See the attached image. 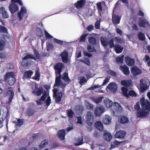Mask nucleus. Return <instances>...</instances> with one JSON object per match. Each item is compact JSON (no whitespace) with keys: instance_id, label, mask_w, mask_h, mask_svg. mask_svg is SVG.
Wrapping results in <instances>:
<instances>
[{"instance_id":"1","label":"nucleus","mask_w":150,"mask_h":150,"mask_svg":"<svg viewBox=\"0 0 150 150\" xmlns=\"http://www.w3.org/2000/svg\"><path fill=\"white\" fill-rule=\"evenodd\" d=\"M140 103L142 109L141 111H138L140 109V103L137 102L134 105V108L137 111L136 115L137 117H142L146 116L150 112V102L147 100H145L144 98H142L140 99Z\"/></svg>"},{"instance_id":"2","label":"nucleus","mask_w":150,"mask_h":150,"mask_svg":"<svg viewBox=\"0 0 150 150\" xmlns=\"http://www.w3.org/2000/svg\"><path fill=\"white\" fill-rule=\"evenodd\" d=\"M63 66V64L59 63L56 64L54 67L56 75L54 86H59L60 88H62L61 90L62 91L64 90V88L66 86V84L62 82L61 80L60 73Z\"/></svg>"},{"instance_id":"3","label":"nucleus","mask_w":150,"mask_h":150,"mask_svg":"<svg viewBox=\"0 0 150 150\" xmlns=\"http://www.w3.org/2000/svg\"><path fill=\"white\" fill-rule=\"evenodd\" d=\"M100 40L101 44L104 47L109 45L110 47L112 48L114 46L113 41L112 39L109 41L106 37H101Z\"/></svg>"},{"instance_id":"4","label":"nucleus","mask_w":150,"mask_h":150,"mask_svg":"<svg viewBox=\"0 0 150 150\" xmlns=\"http://www.w3.org/2000/svg\"><path fill=\"white\" fill-rule=\"evenodd\" d=\"M52 91L53 92V97L55 98L56 102L58 103L61 100L62 96V93L61 91L57 93L58 90L56 88L54 89Z\"/></svg>"},{"instance_id":"5","label":"nucleus","mask_w":150,"mask_h":150,"mask_svg":"<svg viewBox=\"0 0 150 150\" xmlns=\"http://www.w3.org/2000/svg\"><path fill=\"white\" fill-rule=\"evenodd\" d=\"M29 59H35V58L32 54H27L23 58V61L22 62V64L24 67L26 69L28 68L29 67V64L26 61Z\"/></svg>"},{"instance_id":"6","label":"nucleus","mask_w":150,"mask_h":150,"mask_svg":"<svg viewBox=\"0 0 150 150\" xmlns=\"http://www.w3.org/2000/svg\"><path fill=\"white\" fill-rule=\"evenodd\" d=\"M114 107L115 109L112 110V113L113 115L117 116V113L122 111V108L120 104L116 102H114Z\"/></svg>"},{"instance_id":"7","label":"nucleus","mask_w":150,"mask_h":150,"mask_svg":"<svg viewBox=\"0 0 150 150\" xmlns=\"http://www.w3.org/2000/svg\"><path fill=\"white\" fill-rule=\"evenodd\" d=\"M149 81L148 80L144 81L143 79L140 80V91L141 92H143L145 90L148 89V82Z\"/></svg>"},{"instance_id":"8","label":"nucleus","mask_w":150,"mask_h":150,"mask_svg":"<svg viewBox=\"0 0 150 150\" xmlns=\"http://www.w3.org/2000/svg\"><path fill=\"white\" fill-rule=\"evenodd\" d=\"M8 111L7 108L1 109L0 111V121L2 122L8 115Z\"/></svg>"},{"instance_id":"9","label":"nucleus","mask_w":150,"mask_h":150,"mask_svg":"<svg viewBox=\"0 0 150 150\" xmlns=\"http://www.w3.org/2000/svg\"><path fill=\"white\" fill-rule=\"evenodd\" d=\"M86 122L89 125H91L93 121V113L90 111H88L86 115Z\"/></svg>"},{"instance_id":"10","label":"nucleus","mask_w":150,"mask_h":150,"mask_svg":"<svg viewBox=\"0 0 150 150\" xmlns=\"http://www.w3.org/2000/svg\"><path fill=\"white\" fill-rule=\"evenodd\" d=\"M35 88L32 91V93L33 95L39 96H40L43 93V90L42 88H38L37 86V84H35Z\"/></svg>"},{"instance_id":"11","label":"nucleus","mask_w":150,"mask_h":150,"mask_svg":"<svg viewBox=\"0 0 150 150\" xmlns=\"http://www.w3.org/2000/svg\"><path fill=\"white\" fill-rule=\"evenodd\" d=\"M105 109L102 106H97L95 110L94 114L96 116H99L105 111Z\"/></svg>"},{"instance_id":"12","label":"nucleus","mask_w":150,"mask_h":150,"mask_svg":"<svg viewBox=\"0 0 150 150\" xmlns=\"http://www.w3.org/2000/svg\"><path fill=\"white\" fill-rule=\"evenodd\" d=\"M9 10L11 13H14L18 10V8L17 5L15 3H13L9 6L8 7Z\"/></svg>"},{"instance_id":"13","label":"nucleus","mask_w":150,"mask_h":150,"mask_svg":"<svg viewBox=\"0 0 150 150\" xmlns=\"http://www.w3.org/2000/svg\"><path fill=\"white\" fill-rule=\"evenodd\" d=\"M86 0H80L74 3L75 6L77 9L82 8L86 3Z\"/></svg>"},{"instance_id":"14","label":"nucleus","mask_w":150,"mask_h":150,"mask_svg":"<svg viewBox=\"0 0 150 150\" xmlns=\"http://www.w3.org/2000/svg\"><path fill=\"white\" fill-rule=\"evenodd\" d=\"M117 87L115 83H112L109 84L107 86V89H109L111 92H115L117 90Z\"/></svg>"},{"instance_id":"15","label":"nucleus","mask_w":150,"mask_h":150,"mask_svg":"<svg viewBox=\"0 0 150 150\" xmlns=\"http://www.w3.org/2000/svg\"><path fill=\"white\" fill-rule=\"evenodd\" d=\"M47 96V92H44L43 94L40 98L39 100H36L37 105H42L45 101Z\"/></svg>"},{"instance_id":"16","label":"nucleus","mask_w":150,"mask_h":150,"mask_svg":"<svg viewBox=\"0 0 150 150\" xmlns=\"http://www.w3.org/2000/svg\"><path fill=\"white\" fill-rule=\"evenodd\" d=\"M74 144L76 146H79L82 144L83 143V137L81 136L79 137H76L74 139Z\"/></svg>"},{"instance_id":"17","label":"nucleus","mask_w":150,"mask_h":150,"mask_svg":"<svg viewBox=\"0 0 150 150\" xmlns=\"http://www.w3.org/2000/svg\"><path fill=\"white\" fill-rule=\"evenodd\" d=\"M119 68L125 75L127 76L129 74L130 72L129 69L126 65L121 66Z\"/></svg>"},{"instance_id":"18","label":"nucleus","mask_w":150,"mask_h":150,"mask_svg":"<svg viewBox=\"0 0 150 150\" xmlns=\"http://www.w3.org/2000/svg\"><path fill=\"white\" fill-rule=\"evenodd\" d=\"M27 13V10L24 7H21L20 11L18 13V16L20 20L23 19V16Z\"/></svg>"},{"instance_id":"19","label":"nucleus","mask_w":150,"mask_h":150,"mask_svg":"<svg viewBox=\"0 0 150 150\" xmlns=\"http://www.w3.org/2000/svg\"><path fill=\"white\" fill-rule=\"evenodd\" d=\"M126 134V132L123 130L117 132L115 135V137L121 138H124Z\"/></svg>"},{"instance_id":"20","label":"nucleus","mask_w":150,"mask_h":150,"mask_svg":"<svg viewBox=\"0 0 150 150\" xmlns=\"http://www.w3.org/2000/svg\"><path fill=\"white\" fill-rule=\"evenodd\" d=\"M111 117L110 116L105 115L103 117V122L106 125H109L111 123Z\"/></svg>"},{"instance_id":"21","label":"nucleus","mask_w":150,"mask_h":150,"mask_svg":"<svg viewBox=\"0 0 150 150\" xmlns=\"http://www.w3.org/2000/svg\"><path fill=\"white\" fill-rule=\"evenodd\" d=\"M139 25L142 27H145L149 25L148 22L145 19L140 18L139 20Z\"/></svg>"},{"instance_id":"22","label":"nucleus","mask_w":150,"mask_h":150,"mask_svg":"<svg viewBox=\"0 0 150 150\" xmlns=\"http://www.w3.org/2000/svg\"><path fill=\"white\" fill-rule=\"evenodd\" d=\"M68 53L65 51H64L61 53V56L63 62L64 63H67L68 62Z\"/></svg>"},{"instance_id":"23","label":"nucleus","mask_w":150,"mask_h":150,"mask_svg":"<svg viewBox=\"0 0 150 150\" xmlns=\"http://www.w3.org/2000/svg\"><path fill=\"white\" fill-rule=\"evenodd\" d=\"M125 61L127 64L129 66H132L134 63V59H131L128 57H125Z\"/></svg>"},{"instance_id":"24","label":"nucleus","mask_w":150,"mask_h":150,"mask_svg":"<svg viewBox=\"0 0 150 150\" xmlns=\"http://www.w3.org/2000/svg\"><path fill=\"white\" fill-rule=\"evenodd\" d=\"M141 72V70L136 67H132L131 70V73L134 75H137L140 74Z\"/></svg>"},{"instance_id":"25","label":"nucleus","mask_w":150,"mask_h":150,"mask_svg":"<svg viewBox=\"0 0 150 150\" xmlns=\"http://www.w3.org/2000/svg\"><path fill=\"white\" fill-rule=\"evenodd\" d=\"M0 11L2 13V16L4 18H8L9 17V15L7 11L5 10V8L1 7L0 8Z\"/></svg>"},{"instance_id":"26","label":"nucleus","mask_w":150,"mask_h":150,"mask_svg":"<svg viewBox=\"0 0 150 150\" xmlns=\"http://www.w3.org/2000/svg\"><path fill=\"white\" fill-rule=\"evenodd\" d=\"M104 101L105 106L107 108H110L112 105L113 102L108 98L105 99Z\"/></svg>"},{"instance_id":"27","label":"nucleus","mask_w":150,"mask_h":150,"mask_svg":"<svg viewBox=\"0 0 150 150\" xmlns=\"http://www.w3.org/2000/svg\"><path fill=\"white\" fill-rule=\"evenodd\" d=\"M58 136L59 138L62 140H64L65 135V130L62 129L58 131Z\"/></svg>"},{"instance_id":"28","label":"nucleus","mask_w":150,"mask_h":150,"mask_svg":"<svg viewBox=\"0 0 150 150\" xmlns=\"http://www.w3.org/2000/svg\"><path fill=\"white\" fill-rule=\"evenodd\" d=\"M48 143V141L47 140L44 139L42 141L39 145V148L40 149H42L45 147L47 145Z\"/></svg>"},{"instance_id":"29","label":"nucleus","mask_w":150,"mask_h":150,"mask_svg":"<svg viewBox=\"0 0 150 150\" xmlns=\"http://www.w3.org/2000/svg\"><path fill=\"white\" fill-rule=\"evenodd\" d=\"M120 17L117 15H113L112 16V21L114 24H117L119 23Z\"/></svg>"},{"instance_id":"30","label":"nucleus","mask_w":150,"mask_h":150,"mask_svg":"<svg viewBox=\"0 0 150 150\" xmlns=\"http://www.w3.org/2000/svg\"><path fill=\"white\" fill-rule=\"evenodd\" d=\"M104 137L105 139L108 141H110L112 139L111 135L106 131H105L104 133Z\"/></svg>"},{"instance_id":"31","label":"nucleus","mask_w":150,"mask_h":150,"mask_svg":"<svg viewBox=\"0 0 150 150\" xmlns=\"http://www.w3.org/2000/svg\"><path fill=\"white\" fill-rule=\"evenodd\" d=\"M113 47H114L115 50L117 53H121L123 49V47L119 45H114Z\"/></svg>"},{"instance_id":"32","label":"nucleus","mask_w":150,"mask_h":150,"mask_svg":"<svg viewBox=\"0 0 150 150\" xmlns=\"http://www.w3.org/2000/svg\"><path fill=\"white\" fill-rule=\"evenodd\" d=\"M95 126L96 128L98 129L100 131H102L103 130V125L102 123L100 121H97L95 124Z\"/></svg>"},{"instance_id":"33","label":"nucleus","mask_w":150,"mask_h":150,"mask_svg":"<svg viewBox=\"0 0 150 150\" xmlns=\"http://www.w3.org/2000/svg\"><path fill=\"white\" fill-rule=\"evenodd\" d=\"M14 74L13 72H8L6 73L4 77L5 80H8L10 79L11 78H15L14 77Z\"/></svg>"},{"instance_id":"34","label":"nucleus","mask_w":150,"mask_h":150,"mask_svg":"<svg viewBox=\"0 0 150 150\" xmlns=\"http://www.w3.org/2000/svg\"><path fill=\"white\" fill-rule=\"evenodd\" d=\"M7 95L8 96H9V98L8 102L9 103H10L11 102L13 96V92L11 90H8L7 91Z\"/></svg>"},{"instance_id":"35","label":"nucleus","mask_w":150,"mask_h":150,"mask_svg":"<svg viewBox=\"0 0 150 150\" xmlns=\"http://www.w3.org/2000/svg\"><path fill=\"white\" fill-rule=\"evenodd\" d=\"M121 83L123 86H129L131 85V81L130 80H123L121 81Z\"/></svg>"},{"instance_id":"36","label":"nucleus","mask_w":150,"mask_h":150,"mask_svg":"<svg viewBox=\"0 0 150 150\" xmlns=\"http://www.w3.org/2000/svg\"><path fill=\"white\" fill-rule=\"evenodd\" d=\"M33 71L30 70L25 71L24 73V78H30L33 74Z\"/></svg>"},{"instance_id":"37","label":"nucleus","mask_w":150,"mask_h":150,"mask_svg":"<svg viewBox=\"0 0 150 150\" xmlns=\"http://www.w3.org/2000/svg\"><path fill=\"white\" fill-rule=\"evenodd\" d=\"M128 121V119L125 116H123L120 119V122L122 124H125Z\"/></svg>"},{"instance_id":"38","label":"nucleus","mask_w":150,"mask_h":150,"mask_svg":"<svg viewBox=\"0 0 150 150\" xmlns=\"http://www.w3.org/2000/svg\"><path fill=\"white\" fill-rule=\"evenodd\" d=\"M103 98V97L93 98H92V100L96 103H99L102 101Z\"/></svg>"},{"instance_id":"39","label":"nucleus","mask_w":150,"mask_h":150,"mask_svg":"<svg viewBox=\"0 0 150 150\" xmlns=\"http://www.w3.org/2000/svg\"><path fill=\"white\" fill-rule=\"evenodd\" d=\"M121 89L122 90V93L123 95L124 96L126 97H127L128 96V94L127 93L128 91L127 88L124 87H122Z\"/></svg>"},{"instance_id":"40","label":"nucleus","mask_w":150,"mask_h":150,"mask_svg":"<svg viewBox=\"0 0 150 150\" xmlns=\"http://www.w3.org/2000/svg\"><path fill=\"white\" fill-rule=\"evenodd\" d=\"M79 61L88 66H90V61L88 58H85L83 59H80Z\"/></svg>"},{"instance_id":"41","label":"nucleus","mask_w":150,"mask_h":150,"mask_svg":"<svg viewBox=\"0 0 150 150\" xmlns=\"http://www.w3.org/2000/svg\"><path fill=\"white\" fill-rule=\"evenodd\" d=\"M62 79L66 82H69L70 79L68 77L67 74L66 73H64L62 75Z\"/></svg>"},{"instance_id":"42","label":"nucleus","mask_w":150,"mask_h":150,"mask_svg":"<svg viewBox=\"0 0 150 150\" xmlns=\"http://www.w3.org/2000/svg\"><path fill=\"white\" fill-rule=\"evenodd\" d=\"M113 41L116 42H118L121 43L124 42V40L121 39L120 38L116 37L114 38Z\"/></svg>"},{"instance_id":"43","label":"nucleus","mask_w":150,"mask_h":150,"mask_svg":"<svg viewBox=\"0 0 150 150\" xmlns=\"http://www.w3.org/2000/svg\"><path fill=\"white\" fill-rule=\"evenodd\" d=\"M40 76L39 71L37 69L35 71V76L33 77V79L38 81L40 79Z\"/></svg>"},{"instance_id":"44","label":"nucleus","mask_w":150,"mask_h":150,"mask_svg":"<svg viewBox=\"0 0 150 150\" xmlns=\"http://www.w3.org/2000/svg\"><path fill=\"white\" fill-rule=\"evenodd\" d=\"M5 80L7 81L8 84L11 86L13 85L15 82V78H11L10 79H9L8 80Z\"/></svg>"},{"instance_id":"45","label":"nucleus","mask_w":150,"mask_h":150,"mask_svg":"<svg viewBox=\"0 0 150 150\" xmlns=\"http://www.w3.org/2000/svg\"><path fill=\"white\" fill-rule=\"evenodd\" d=\"M88 41L91 44L93 45L96 44V40L93 37H91L88 40Z\"/></svg>"},{"instance_id":"46","label":"nucleus","mask_w":150,"mask_h":150,"mask_svg":"<svg viewBox=\"0 0 150 150\" xmlns=\"http://www.w3.org/2000/svg\"><path fill=\"white\" fill-rule=\"evenodd\" d=\"M79 83L81 85H83L86 82L87 80L83 76H80L79 78Z\"/></svg>"},{"instance_id":"47","label":"nucleus","mask_w":150,"mask_h":150,"mask_svg":"<svg viewBox=\"0 0 150 150\" xmlns=\"http://www.w3.org/2000/svg\"><path fill=\"white\" fill-rule=\"evenodd\" d=\"M138 36L139 40H144L145 39V36L141 32H139L138 33Z\"/></svg>"},{"instance_id":"48","label":"nucleus","mask_w":150,"mask_h":150,"mask_svg":"<svg viewBox=\"0 0 150 150\" xmlns=\"http://www.w3.org/2000/svg\"><path fill=\"white\" fill-rule=\"evenodd\" d=\"M85 105L88 109L93 110V105L88 102H86L85 103Z\"/></svg>"},{"instance_id":"49","label":"nucleus","mask_w":150,"mask_h":150,"mask_svg":"<svg viewBox=\"0 0 150 150\" xmlns=\"http://www.w3.org/2000/svg\"><path fill=\"white\" fill-rule=\"evenodd\" d=\"M124 57V55H122L120 57H119L117 58L116 59V61L117 62L119 63H122L123 62Z\"/></svg>"},{"instance_id":"50","label":"nucleus","mask_w":150,"mask_h":150,"mask_svg":"<svg viewBox=\"0 0 150 150\" xmlns=\"http://www.w3.org/2000/svg\"><path fill=\"white\" fill-rule=\"evenodd\" d=\"M67 114L69 117L72 118L73 117L74 113L72 110L71 109H69L67 111Z\"/></svg>"},{"instance_id":"51","label":"nucleus","mask_w":150,"mask_h":150,"mask_svg":"<svg viewBox=\"0 0 150 150\" xmlns=\"http://www.w3.org/2000/svg\"><path fill=\"white\" fill-rule=\"evenodd\" d=\"M34 111L31 109H28L26 112V113L29 116H32L34 113Z\"/></svg>"},{"instance_id":"52","label":"nucleus","mask_w":150,"mask_h":150,"mask_svg":"<svg viewBox=\"0 0 150 150\" xmlns=\"http://www.w3.org/2000/svg\"><path fill=\"white\" fill-rule=\"evenodd\" d=\"M24 120L23 119H18L17 120V123H16V126H17L19 127H20L23 124Z\"/></svg>"},{"instance_id":"53","label":"nucleus","mask_w":150,"mask_h":150,"mask_svg":"<svg viewBox=\"0 0 150 150\" xmlns=\"http://www.w3.org/2000/svg\"><path fill=\"white\" fill-rule=\"evenodd\" d=\"M87 49L88 52H96V50L94 47L90 45H88Z\"/></svg>"},{"instance_id":"54","label":"nucleus","mask_w":150,"mask_h":150,"mask_svg":"<svg viewBox=\"0 0 150 150\" xmlns=\"http://www.w3.org/2000/svg\"><path fill=\"white\" fill-rule=\"evenodd\" d=\"M88 35V34H85L81 36L79 40V42H81L85 41L86 38Z\"/></svg>"},{"instance_id":"55","label":"nucleus","mask_w":150,"mask_h":150,"mask_svg":"<svg viewBox=\"0 0 150 150\" xmlns=\"http://www.w3.org/2000/svg\"><path fill=\"white\" fill-rule=\"evenodd\" d=\"M5 43L3 40H0V50H3L5 45Z\"/></svg>"},{"instance_id":"56","label":"nucleus","mask_w":150,"mask_h":150,"mask_svg":"<svg viewBox=\"0 0 150 150\" xmlns=\"http://www.w3.org/2000/svg\"><path fill=\"white\" fill-rule=\"evenodd\" d=\"M100 86V85H93L91 87L88 88L87 89V90H94L97 88H98Z\"/></svg>"},{"instance_id":"57","label":"nucleus","mask_w":150,"mask_h":150,"mask_svg":"<svg viewBox=\"0 0 150 150\" xmlns=\"http://www.w3.org/2000/svg\"><path fill=\"white\" fill-rule=\"evenodd\" d=\"M51 99L50 97L49 96L47 97V100H46V101L45 102V103L46 104V105L48 106L51 103Z\"/></svg>"},{"instance_id":"58","label":"nucleus","mask_w":150,"mask_h":150,"mask_svg":"<svg viewBox=\"0 0 150 150\" xmlns=\"http://www.w3.org/2000/svg\"><path fill=\"white\" fill-rule=\"evenodd\" d=\"M0 31L1 32L6 33L7 32V29L6 27L3 26H0Z\"/></svg>"},{"instance_id":"59","label":"nucleus","mask_w":150,"mask_h":150,"mask_svg":"<svg viewBox=\"0 0 150 150\" xmlns=\"http://www.w3.org/2000/svg\"><path fill=\"white\" fill-rule=\"evenodd\" d=\"M97 6L98 11H101L102 10L101 3L100 2L97 3Z\"/></svg>"},{"instance_id":"60","label":"nucleus","mask_w":150,"mask_h":150,"mask_svg":"<svg viewBox=\"0 0 150 150\" xmlns=\"http://www.w3.org/2000/svg\"><path fill=\"white\" fill-rule=\"evenodd\" d=\"M107 73L108 74H110V75L114 76H116V73L115 72L110 70L107 71Z\"/></svg>"},{"instance_id":"61","label":"nucleus","mask_w":150,"mask_h":150,"mask_svg":"<svg viewBox=\"0 0 150 150\" xmlns=\"http://www.w3.org/2000/svg\"><path fill=\"white\" fill-rule=\"evenodd\" d=\"M47 50L48 51H50V50L53 48V45L50 43H47Z\"/></svg>"},{"instance_id":"62","label":"nucleus","mask_w":150,"mask_h":150,"mask_svg":"<svg viewBox=\"0 0 150 150\" xmlns=\"http://www.w3.org/2000/svg\"><path fill=\"white\" fill-rule=\"evenodd\" d=\"M128 95L133 96H136L137 94L134 91L131 90L129 91Z\"/></svg>"},{"instance_id":"63","label":"nucleus","mask_w":150,"mask_h":150,"mask_svg":"<svg viewBox=\"0 0 150 150\" xmlns=\"http://www.w3.org/2000/svg\"><path fill=\"white\" fill-rule=\"evenodd\" d=\"M95 27L96 29H99L100 27V21L98 20L95 23Z\"/></svg>"},{"instance_id":"64","label":"nucleus","mask_w":150,"mask_h":150,"mask_svg":"<svg viewBox=\"0 0 150 150\" xmlns=\"http://www.w3.org/2000/svg\"><path fill=\"white\" fill-rule=\"evenodd\" d=\"M77 121L76 123L77 124H80V125H81L82 124V119L81 117V116H79L77 117Z\"/></svg>"}]
</instances>
